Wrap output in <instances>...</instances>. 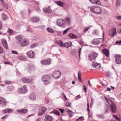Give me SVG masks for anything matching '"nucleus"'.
<instances>
[{
  "instance_id": "f257e3e1",
  "label": "nucleus",
  "mask_w": 121,
  "mask_h": 121,
  "mask_svg": "<svg viewBox=\"0 0 121 121\" xmlns=\"http://www.w3.org/2000/svg\"><path fill=\"white\" fill-rule=\"evenodd\" d=\"M41 79L45 85L50 83L52 81L51 77L49 75H43Z\"/></svg>"
},
{
  "instance_id": "f03ea898",
  "label": "nucleus",
  "mask_w": 121,
  "mask_h": 121,
  "mask_svg": "<svg viewBox=\"0 0 121 121\" xmlns=\"http://www.w3.org/2000/svg\"><path fill=\"white\" fill-rule=\"evenodd\" d=\"M90 10L92 12L99 14L101 12V9L99 7L94 6H92Z\"/></svg>"
},
{
  "instance_id": "7ed1b4c3",
  "label": "nucleus",
  "mask_w": 121,
  "mask_h": 121,
  "mask_svg": "<svg viewBox=\"0 0 121 121\" xmlns=\"http://www.w3.org/2000/svg\"><path fill=\"white\" fill-rule=\"evenodd\" d=\"M56 23L58 25L62 28L65 27L66 23L65 20L62 19H57L56 21Z\"/></svg>"
},
{
  "instance_id": "20e7f679",
  "label": "nucleus",
  "mask_w": 121,
  "mask_h": 121,
  "mask_svg": "<svg viewBox=\"0 0 121 121\" xmlns=\"http://www.w3.org/2000/svg\"><path fill=\"white\" fill-rule=\"evenodd\" d=\"M98 55V53L96 52H93L90 53L88 55L89 60L92 61L95 60Z\"/></svg>"
},
{
  "instance_id": "39448f33",
  "label": "nucleus",
  "mask_w": 121,
  "mask_h": 121,
  "mask_svg": "<svg viewBox=\"0 0 121 121\" xmlns=\"http://www.w3.org/2000/svg\"><path fill=\"white\" fill-rule=\"evenodd\" d=\"M103 39L101 38L95 39H94L92 40V43L94 44H99L103 41H104V32H103Z\"/></svg>"
},
{
  "instance_id": "423d86ee",
  "label": "nucleus",
  "mask_w": 121,
  "mask_h": 121,
  "mask_svg": "<svg viewBox=\"0 0 121 121\" xmlns=\"http://www.w3.org/2000/svg\"><path fill=\"white\" fill-rule=\"evenodd\" d=\"M47 110V109L44 107H42L39 109V112L38 115L41 116Z\"/></svg>"
},
{
  "instance_id": "0eeeda50",
  "label": "nucleus",
  "mask_w": 121,
  "mask_h": 121,
  "mask_svg": "<svg viewBox=\"0 0 121 121\" xmlns=\"http://www.w3.org/2000/svg\"><path fill=\"white\" fill-rule=\"evenodd\" d=\"M40 62L43 65H49L51 63V59L48 58L47 60L43 59Z\"/></svg>"
},
{
  "instance_id": "6e6552de",
  "label": "nucleus",
  "mask_w": 121,
  "mask_h": 121,
  "mask_svg": "<svg viewBox=\"0 0 121 121\" xmlns=\"http://www.w3.org/2000/svg\"><path fill=\"white\" fill-rule=\"evenodd\" d=\"M116 58L115 60V62L117 64H119L121 63V55L119 54H116L115 56Z\"/></svg>"
},
{
  "instance_id": "1a4fd4ad",
  "label": "nucleus",
  "mask_w": 121,
  "mask_h": 121,
  "mask_svg": "<svg viewBox=\"0 0 121 121\" xmlns=\"http://www.w3.org/2000/svg\"><path fill=\"white\" fill-rule=\"evenodd\" d=\"M29 43L28 40L24 39L23 41H21L19 45L22 47H24L28 45Z\"/></svg>"
},
{
  "instance_id": "9d476101",
  "label": "nucleus",
  "mask_w": 121,
  "mask_h": 121,
  "mask_svg": "<svg viewBox=\"0 0 121 121\" xmlns=\"http://www.w3.org/2000/svg\"><path fill=\"white\" fill-rule=\"evenodd\" d=\"M27 57L29 58H34L35 57L34 52L32 50H30L27 53Z\"/></svg>"
},
{
  "instance_id": "9b49d317",
  "label": "nucleus",
  "mask_w": 121,
  "mask_h": 121,
  "mask_svg": "<svg viewBox=\"0 0 121 121\" xmlns=\"http://www.w3.org/2000/svg\"><path fill=\"white\" fill-rule=\"evenodd\" d=\"M61 75L60 72L58 71H55L52 74V76L55 78H58Z\"/></svg>"
},
{
  "instance_id": "f8f14e48",
  "label": "nucleus",
  "mask_w": 121,
  "mask_h": 121,
  "mask_svg": "<svg viewBox=\"0 0 121 121\" xmlns=\"http://www.w3.org/2000/svg\"><path fill=\"white\" fill-rule=\"evenodd\" d=\"M16 39L17 40V43L19 44L21 42L22 39V36L21 35L16 36L15 37Z\"/></svg>"
},
{
  "instance_id": "ddd939ff",
  "label": "nucleus",
  "mask_w": 121,
  "mask_h": 121,
  "mask_svg": "<svg viewBox=\"0 0 121 121\" xmlns=\"http://www.w3.org/2000/svg\"><path fill=\"white\" fill-rule=\"evenodd\" d=\"M1 42L4 48L6 49H8V47L6 40L4 39H1Z\"/></svg>"
},
{
  "instance_id": "4468645a",
  "label": "nucleus",
  "mask_w": 121,
  "mask_h": 121,
  "mask_svg": "<svg viewBox=\"0 0 121 121\" xmlns=\"http://www.w3.org/2000/svg\"><path fill=\"white\" fill-rule=\"evenodd\" d=\"M92 65L94 67L97 69H98L101 67V65L99 63L95 62H93L92 63Z\"/></svg>"
},
{
  "instance_id": "2eb2a0df",
  "label": "nucleus",
  "mask_w": 121,
  "mask_h": 121,
  "mask_svg": "<svg viewBox=\"0 0 121 121\" xmlns=\"http://www.w3.org/2000/svg\"><path fill=\"white\" fill-rule=\"evenodd\" d=\"M54 2L55 4L61 7H64L65 6V3L60 1H54Z\"/></svg>"
},
{
  "instance_id": "dca6fc26",
  "label": "nucleus",
  "mask_w": 121,
  "mask_h": 121,
  "mask_svg": "<svg viewBox=\"0 0 121 121\" xmlns=\"http://www.w3.org/2000/svg\"><path fill=\"white\" fill-rule=\"evenodd\" d=\"M19 90L20 92L22 93H25L27 91L26 86L25 85H24L22 88L19 89Z\"/></svg>"
},
{
  "instance_id": "f3484780",
  "label": "nucleus",
  "mask_w": 121,
  "mask_h": 121,
  "mask_svg": "<svg viewBox=\"0 0 121 121\" xmlns=\"http://www.w3.org/2000/svg\"><path fill=\"white\" fill-rule=\"evenodd\" d=\"M45 121H53V119L52 117L49 115H47L45 116Z\"/></svg>"
},
{
  "instance_id": "a211bd4d",
  "label": "nucleus",
  "mask_w": 121,
  "mask_h": 121,
  "mask_svg": "<svg viewBox=\"0 0 121 121\" xmlns=\"http://www.w3.org/2000/svg\"><path fill=\"white\" fill-rule=\"evenodd\" d=\"M13 110L12 109L9 108L6 109L2 111V112L4 114H5L6 113H10L13 112Z\"/></svg>"
},
{
  "instance_id": "6ab92c4d",
  "label": "nucleus",
  "mask_w": 121,
  "mask_h": 121,
  "mask_svg": "<svg viewBox=\"0 0 121 121\" xmlns=\"http://www.w3.org/2000/svg\"><path fill=\"white\" fill-rule=\"evenodd\" d=\"M32 80L31 78H23L22 79V82L24 83H29L31 82Z\"/></svg>"
},
{
  "instance_id": "aec40b11",
  "label": "nucleus",
  "mask_w": 121,
  "mask_h": 121,
  "mask_svg": "<svg viewBox=\"0 0 121 121\" xmlns=\"http://www.w3.org/2000/svg\"><path fill=\"white\" fill-rule=\"evenodd\" d=\"M39 19L38 17H33L30 18V21L33 22H38Z\"/></svg>"
},
{
  "instance_id": "412c9836",
  "label": "nucleus",
  "mask_w": 121,
  "mask_h": 121,
  "mask_svg": "<svg viewBox=\"0 0 121 121\" xmlns=\"http://www.w3.org/2000/svg\"><path fill=\"white\" fill-rule=\"evenodd\" d=\"M17 111L20 113L25 114L27 113L28 110L26 109H22V110H17Z\"/></svg>"
},
{
  "instance_id": "4be33fe9",
  "label": "nucleus",
  "mask_w": 121,
  "mask_h": 121,
  "mask_svg": "<svg viewBox=\"0 0 121 121\" xmlns=\"http://www.w3.org/2000/svg\"><path fill=\"white\" fill-rule=\"evenodd\" d=\"M43 12L46 13H50L52 12L50 8L49 7L48 8H45L43 9Z\"/></svg>"
},
{
  "instance_id": "5701e85b",
  "label": "nucleus",
  "mask_w": 121,
  "mask_h": 121,
  "mask_svg": "<svg viewBox=\"0 0 121 121\" xmlns=\"http://www.w3.org/2000/svg\"><path fill=\"white\" fill-rule=\"evenodd\" d=\"M56 43L60 47H63L64 46L61 40H59L55 41Z\"/></svg>"
},
{
  "instance_id": "b1692460",
  "label": "nucleus",
  "mask_w": 121,
  "mask_h": 121,
  "mask_svg": "<svg viewBox=\"0 0 121 121\" xmlns=\"http://www.w3.org/2000/svg\"><path fill=\"white\" fill-rule=\"evenodd\" d=\"M110 102L109 104H110V108L111 109L112 112H113V101L110 99H109Z\"/></svg>"
},
{
  "instance_id": "393cba45",
  "label": "nucleus",
  "mask_w": 121,
  "mask_h": 121,
  "mask_svg": "<svg viewBox=\"0 0 121 121\" xmlns=\"http://www.w3.org/2000/svg\"><path fill=\"white\" fill-rule=\"evenodd\" d=\"M102 52L106 56L108 57L109 56V51L108 50L106 49H104L102 50Z\"/></svg>"
},
{
  "instance_id": "a878e982",
  "label": "nucleus",
  "mask_w": 121,
  "mask_h": 121,
  "mask_svg": "<svg viewBox=\"0 0 121 121\" xmlns=\"http://www.w3.org/2000/svg\"><path fill=\"white\" fill-rule=\"evenodd\" d=\"M72 45V42H71L69 41L68 42L65 43H64V46L66 48H68L69 47H71Z\"/></svg>"
},
{
  "instance_id": "bb28decb",
  "label": "nucleus",
  "mask_w": 121,
  "mask_h": 121,
  "mask_svg": "<svg viewBox=\"0 0 121 121\" xmlns=\"http://www.w3.org/2000/svg\"><path fill=\"white\" fill-rule=\"evenodd\" d=\"M30 98L32 100H35L36 99V96L35 94L32 93L30 95Z\"/></svg>"
},
{
  "instance_id": "cd10ccee",
  "label": "nucleus",
  "mask_w": 121,
  "mask_h": 121,
  "mask_svg": "<svg viewBox=\"0 0 121 121\" xmlns=\"http://www.w3.org/2000/svg\"><path fill=\"white\" fill-rule=\"evenodd\" d=\"M68 36L70 38L72 39H77L78 38L76 35L71 33L69 34Z\"/></svg>"
},
{
  "instance_id": "c85d7f7f",
  "label": "nucleus",
  "mask_w": 121,
  "mask_h": 121,
  "mask_svg": "<svg viewBox=\"0 0 121 121\" xmlns=\"http://www.w3.org/2000/svg\"><path fill=\"white\" fill-rule=\"evenodd\" d=\"M0 104L3 106H5L6 105V103L5 100L3 99L2 101H1Z\"/></svg>"
},
{
  "instance_id": "c756f323",
  "label": "nucleus",
  "mask_w": 121,
  "mask_h": 121,
  "mask_svg": "<svg viewBox=\"0 0 121 121\" xmlns=\"http://www.w3.org/2000/svg\"><path fill=\"white\" fill-rule=\"evenodd\" d=\"M0 104L3 106H5L6 105V103L5 100L3 99L2 101H1Z\"/></svg>"
},
{
  "instance_id": "7c9ffc66",
  "label": "nucleus",
  "mask_w": 121,
  "mask_h": 121,
  "mask_svg": "<svg viewBox=\"0 0 121 121\" xmlns=\"http://www.w3.org/2000/svg\"><path fill=\"white\" fill-rule=\"evenodd\" d=\"M93 4H98L99 2V0H89Z\"/></svg>"
},
{
  "instance_id": "2f4dec72",
  "label": "nucleus",
  "mask_w": 121,
  "mask_h": 121,
  "mask_svg": "<svg viewBox=\"0 0 121 121\" xmlns=\"http://www.w3.org/2000/svg\"><path fill=\"white\" fill-rule=\"evenodd\" d=\"M81 73L79 72L78 74V79L79 80V81L80 82H82V81H81Z\"/></svg>"
},
{
  "instance_id": "473e14b6",
  "label": "nucleus",
  "mask_w": 121,
  "mask_h": 121,
  "mask_svg": "<svg viewBox=\"0 0 121 121\" xmlns=\"http://www.w3.org/2000/svg\"><path fill=\"white\" fill-rule=\"evenodd\" d=\"M121 2V0H117L115 3V5L117 6H120Z\"/></svg>"
},
{
  "instance_id": "72a5a7b5",
  "label": "nucleus",
  "mask_w": 121,
  "mask_h": 121,
  "mask_svg": "<svg viewBox=\"0 0 121 121\" xmlns=\"http://www.w3.org/2000/svg\"><path fill=\"white\" fill-rule=\"evenodd\" d=\"M68 115L69 116V117H72L74 115V113L73 112L71 111V110L69 111L68 112Z\"/></svg>"
},
{
  "instance_id": "f704fd0d",
  "label": "nucleus",
  "mask_w": 121,
  "mask_h": 121,
  "mask_svg": "<svg viewBox=\"0 0 121 121\" xmlns=\"http://www.w3.org/2000/svg\"><path fill=\"white\" fill-rule=\"evenodd\" d=\"M114 118L118 121H121V117H119L116 115H114Z\"/></svg>"
},
{
  "instance_id": "c9c22d12",
  "label": "nucleus",
  "mask_w": 121,
  "mask_h": 121,
  "mask_svg": "<svg viewBox=\"0 0 121 121\" xmlns=\"http://www.w3.org/2000/svg\"><path fill=\"white\" fill-rule=\"evenodd\" d=\"M2 19L3 21L5 20L7 18V17L6 16L5 14L3 13L2 14Z\"/></svg>"
},
{
  "instance_id": "e433bc0d",
  "label": "nucleus",
  "mask_w": 121,
  "mask_h": 121,
  "mask_svg": "<svg viewBox=\"0 0 121 121\" xmlns=\"http://www.w3.org/2000/svg\"><path fill=\"white\" fill-rule=\"evenodd\" d=\"M38 45L37 43H34L32 44L30 46V47L31 48H33L35 47Z\"/></svg>"
},
{
  "instance_id": "4c0bfd02",
  "label": "nucleus",
  "mask_w": 121,
  "mask_h": 121,
  "mask_svg": "<svg viewBox=\"0 0 121 121\" xmlns=\"http://www.w3.org/2000/svg\"><path fill=\"white\" fill-rule=\"evenodd\" d=\"M53 112V113L55 114L58 116H59L60 115V113H59V112L56 110H54Z\"/></svg>"
},
{
  "instance_id": "58836bf2",
  "label": "nucleus",
  "mask_w": 121,
  "mask_h": 121,
  "mask_svg": "<svg viewBox=\"0 0 121 121\" xmlns=\"http://www.w3.org/2000/svg\"><path fill=\"white\" fill-rule=\"evenodd\" d=\"M64 20H65V22H66L68 24H69L70 23V20L69 17L65 18Z\"/></svg>"
},
{
  "instance_id": "ea45409f",
  "label": "nucleus",
  "mask_w": 121,
  "mask_h": 121,
  "mask_svg": "<svg viewBox=\"0 0 121 121\" xmlns=\"http://www.w3.org/2000/svg\"><path fill=\"white\" fill-rule=\"evenodd\" d=\"M84 119L83 117H81L79 118L76 119V121H82Z\"/></svg>"
},
{
  "instance_id": "a19ab883",
  "label": "nucleus",
  "mask_w": 121,
  "mask_h": 121,
  "mask_svg": "<svg viewBox=\"0 0 121 121\" xmlns=\"http://www.w3.org/2000/svg\"><path fill=\"white\" fill-rule=\"evenodd\" d=\"M4 82L5 83L7 84H11L12 83L11 81L8 80H5L4 81Z\"/></svg>"
},
{
  "instance_id": "79ce46f5",
  "label": "nucleus",
  "mask_w": 121,
  "mask_h": 121,
  "mask_svg": "<svg viewBox=\"0 0 121 121\" xmlns=\"http://www.w3.org/2000/svg\"><path fill=\"white\" fill-rule=\"evenodd\" d=\"M18 59L20 60H23V57L22 56H19L17 57Z\"/></svg>"
},
{
  "instance_id": "37998d69",
  "label": "nucleus",
  "mask_w": 121,
  "mask_h": 121,
  "mask_svg": "<svg viewBox=\"0 0 121 121\" xmlns=\"http://www.w3.org/2000/svg\"><path fill=\"white\" fill-rule=\"evenodd\" d=\"M8 32L9 33L10 35H15L16 34L15 33L13 32V31H8Z\"/></svg>"
},
{
  "instance_id": "c03bdc74",
  "label": "nucleus",
  "mask_w": 121,
  "mask_h": 121,
  "mask_svg": "<svg viewBox=\"0 0 121 121\" xmlns=\"http://www.w3.org/2000/svg\"><path fill=\"white\" fill-rule=\"evenodd\" d=\"M3 6L7 9H8V6L5 3H4L2 4Z\"/></svg>"
},
{
  "instance_id": "a18cd8bd",
  "label": "nucleus",
  "mask_w": 121,
  "mask_h": 121,
  "mask_svg": "<svg viewBox=\"0 0 121 121\" xmlns=\"http://www.w3.org/2000/svg\"><path fill=\"white\" fill-rule=\"evenodd\" d=\"M77 53V52L76 51H73L72 52V54L73 55H76Z\"/></svg>"
},
{
  "instance_id": "49530a36",
  "label": "nucleus",
  "mask_w": 121,
  "mask_h": 121,
  "mask_svg": "<svg viewBox=\"0 0 121 121\" xmlns=\"http://www.w3.org/2000/svg\"><path fill=\"white\" fill-rule=\"evenodd\" d=\"M97 117L100 118H103L104 117L103 116L101 115L98 114L97 115Z\"/></svg>"
},
{
  "instance_id": "de8ad7c7",
  "label": "nucleus",
  "mask_w": 121,
  "mask_h": 121,
  "mask_svg": "<svg viewBox=\"0 0 121 121\" xmlns=\"http://www.w3.org/2000/svg\"><path fill=\"white\" fill-rule=\"evenodd\" d=\"M106 75L107 77H109L110 76L109 72H106Z\"/></svg>"
},
{
  "instance_id": "09e8293b",
  "label": "nucleus",
  "mask_w": 121,
  "mask_h": 121,
  "mask_svg": "<svg viewBox=\"0 0 121 121\" xmlns=\"http://www.w3.org/2000/svg\"><path fill=\"white\" fill-rule=\"evenodd\" d=\"M87 110H88V113L89 114V111L90 110L89 108V105L88 101H87Z\"/></svg>"
},
{
  "instance_id": "8fccbe9b",
  "label": "nucleus",
  "mask_w": 121,
  "mask_h": 121,
  "mask_svg": "<svg viewBox=\"0 0 121 121\" xmlns=\"http://www.w3.org/2000/svg\"><path fill=\"white\" fill-rule=\"evenodd\" d=\"M11 53L15 54L17 55L18 54V53L16 51L13 50H12Z\"/></svg>"
},
{
  "instance_id": "3c124183",
  "label": "nucleus",
  "mask_w": 121,
  "mask_h": 121,
  "mask_svg": "<svg viewBox=\"0 0 121 121\" xmlns=\"http://www.w3.org/2000/svg\"><path fill=\"white\" fill-rule=\"evenodd\" d=\"M114 113L116 112L117 110L116 107V105L114 104Z\"/></svg>"
},
{
  "instance_id": "603ef678",
  "label": "nucleus",
  "mask_w": 121,
  "mask_h": 121,
  "mask_svg": "<svg viewBox=\"0 0 121 121\" xmlns=\"http://www.w3.org/2000/svg\"><path fill=\"white\" fill-rule=\"evenodd\" d=\"M94 100L92 98H91V101L90 104V106L91 105H92L94 103Z\"/></svg>"
},
{
  "instance_id": "864d4df0",
  "label": "nucleus",
  "mask_w": 121,
  "mask_h": 121,
  "mask_svg": "<svg viewBox=\"0 0 121 121\" xmlns=\"http://www.w3.org/2000/svg\"><path fill=\"white\" fill-rule=\"evenodd\" d=\"M66 105L67 106H71V103L69 102H67L66 103Z\"/></svg>"
},
{
  "instance_id": "5fc2aeb1",
  "label": "nucleus",
  "mask_w": 121,
  "mask_h": 121,
  "mask_svg": "<svg viewBox=\"0 0 121 121\" xmlns=\"http://www.w3.org/2000/svg\"><path fill=\"white\" fill-rule=\"evenodd\" d=\"M81 49H82L81 48H80L79 50L78 55H79V57H80V54H81Z\"/></svg>"
},
{
  "instance_id": "6e6d98bb",
  "label": "nucleus",
  "mask_w": 121,
  "mask_h": 121,
  "mask_svg": "<svg viewBox=\"0 0 121 121\" xmlns=\"http://www.w3.org/2000/svg\"><path fill=\"white\" fill-rule=\"evenodd\" d=\"M3 49L2 47L0 46V54L3 53Z\"/></svg>"
},
{
  "instance_id": "4d7b16f0",
  "label": "nucleus",
  "mask_w": 121,
  "mask_h": 121,
  "mask_svg": "<svg viewBox=\"0 0 121 121\" xmlns=\"http://www.w3.org/2000/svg\"><path fill=\"white\" fill-rule=\"evenodd\" d=\"M80 98V95H78L77 96H76L75 98V100H76Z\"/></svg>"
},
{
  "instance_id": "13d9d810",
  "label": "nucleus",
  "mask_w": 121,
  "mask_h": 121,
  "mask_svg": "<svg viewBox=\"0 0 121 121\" xmlns=\"http://www.w3.org/2000/svg\"><path fill=\"white\" fill-rule=\"evenodd\" d=\"M59 110L62 113H64V109H59Z\"/></svg>"
},
{
  "instance_id": "bf43d9fd",
  "label": "nucleus",
  "mask_w": 121,
  "mask_h": 121,
  "mask_svg": "<svg viewBox=\"0 0 121 121\" xmlns=\"http://www.w3.org/2000/svg\"><path fill=\"white\" fill-rule=\"evenodd\" d=\"M83 90L85 91V93H86V87L84 85H83Z\"/></svg>"
},
{
  "instance_id": "052dcab7",
  "label": "nucleus",
  "mask_w": 121,
  "mask_h": 121,
  "mask_svg": "<svg viewBox=\"0 0 121 121\" xmlns=\"http://www.w3.org/2000/svg\"><path fill=\"white\" fill-rule=\"evenodd\" d=\"M116 18L118 20L121 19V16H118L117 17H116Z\"/></svg>"
},
{
  "instance_id": "680f3d73",
  "label": "nucleus",
  "mask_w": 121,
  "mask_h": 121,
  "mask_svg": "<svg viewBox=\"0 0 121 121\" xmlns=\"http://www.w3.org/2000/svg\"><path fill=\"white\" fill-rule=\"evenodd\" d=\"M121 43V40H119L118 41H116V44H118L119 43Z\"/></svg>"
},
{
  "instance_id": "e2e57ef3",
  "label": "nucleus",
  "mask_w": 121,
  "mask_h": 121,
  "mask_svg": "<svg viewBox=\"0 0 121 121\" xmlns=\"http://www.w3.org/2000/svg\"><path fill=\"white\" fill-rule=\"evenodd\" d=\"M34 68V66L33 65H31V66H29V67L27 68V69H31L32 68Z\"/></svg>"
},
{
  "instance_id": "0e129e2a",
  "label": "nucleus",
  "mask_w": 121,
  "mask_h": 121,
  "mask_svg": "<svg viewBox=\"0 0 121 121\" xmlns=\"http://www.w3.org/2000/svg\"><path fill=\"white\" fill-rule=\"evenodd\" d=\"M90 27L91 26H89L85 28L84 30H88L90 29Z\"/></svg>"
},
{
  "instance_id": "69168bd1",
  "label": "nucleus",
  "mask_w": 121,
  "mask_h": 121,
  "mask_svg": "<svg viewBox=\"0 0 121 121\" xmlns=\"http://www.w3.org/2000/svg\"><path fill=\"white\" fill-rule=\"evenodd\" d=\"M8 116V115H5V116H4V117H2L1 118V119H5V118H6Z\"/></svg>"
},
{
  "instance_id": "338daca9",
  "label": "nucleus",
  "mask_w": 121,
  "mask_h": 121,
  "mask_svg": "<svg viewBox=\"0 0 121 121\" xmlns=\"http://www.w3.org/2000/svg\"><path fill=\"white\" fill-rule=\"evenodd\" d=\"M47 30H52V29L50 27H48L46 29Z\"/></svg>"
},
{
  "instance_id": "774afa93",
  "label": "nucleus",
  "mask_w": 121,
  "mask_h": 121,
  "mask_svg": "<svg viewBox=\"0 0 121 121\" xmlns=\"http://www.w3.org/2000/svg\"><path fill=\"white\" fill-rule=\"evenodd\" d=\"M88 84L90 86H91V84L90 83V80H89L88 81Z\"/></svg>"
}]
</instances>
